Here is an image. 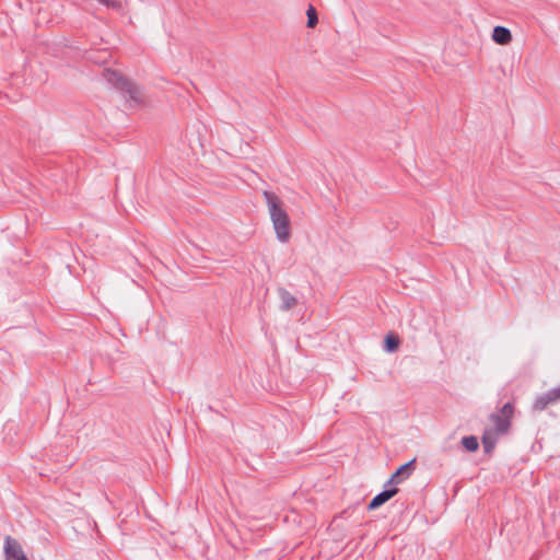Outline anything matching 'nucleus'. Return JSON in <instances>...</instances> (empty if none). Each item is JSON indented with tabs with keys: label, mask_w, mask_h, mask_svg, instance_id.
<instances>
[{
	"label": "nucleus",
	"mask_w": 560,
	"mask_h": 560,
	"mask_svg": "<svg viewBox=\"0 0 560 560\" xmlns=\"http://www.w3.org/2000/svg\"><path fill=\"white\" fill-rule=\"evenodd\" d=\"M264 198L266 200L270 220L278 241L281 243L288 242L291 235L290 218L284 209L283 202L275 192L268 190L264 191Z\"/></svg>",
	"instance_id": "nucleus-1"
},
{
	"label": "nucleus",
	"mask_w": 560,
	"mask_h": 560,
	"mask_svg": "<svg viewBox=\"0 0 560 560\" xmlns=\"http://www.w3.org/2000/svg\"><path fill=\"white\" fill-rule=\"evenodd\" d=\"M104 80L116 89L130 105H138L141 102L140 88L124 77L120 72L112 69H104Z\"/></svg>",
	"instance_id": "nucleus-2"
},
{
	"label": "nucleus",
	"mask_w": 560,
	"mask_h": 560,
	"mask_svg": "<svg viewBox=\"0 0 560 560\" xmlns=\"http://www.w3.org/2000/svg\"><path fill=\"white\" fill-rule=\"evenodd\" d=\"M560 399V387L552 388L547 393L538 396L533 404V409L536 411L545 410L549 405L558 401Z\"/></svg>",
	"instance_id": "nucleus-3"
},
{
	"label": "nucleus",
	"mask_w": 560,
	"mask_h": 560,
	"mask_svg": "<svg viewBox=\"0 0 560 560\" xmlns=\"http://www.w3.org/2000/svg\"><path fill=\"white\" fill-rule=\"evenodd\" d=\"M416 458L409 460L408 463L401 465L396 469V471L389 478V483H400L402 480L407 479L412 471L415 470Z\"/></svg>",
	"instance_id": "nucleus-4"
},
{
	"label": "nucleus",
	"mask_w": 560,
	"mask_h": 560,
	"mask_svg": "<svg viewBox=\"0 0 560 560\" xmlns=\"http://www.w3.org/2000/svg\"><path fill=\"white\" fill-rule=\"evenodd\" d=\"M398 489L396 487H390V489H383L378 494H376L368 504V510H376L390 500L396 493Z\"/></svg>",
	"instance_id": "nucleus-5"
},
{
	"label": "nucleus",
	"mask_w": 560,
	"mask_h": 560,
	"mask_svg": "<svg viewBox=\"0 0 560 560\" xmlns=\"http://www.w3.org/2000/svg\"><path fill=\"white\" fill-rule=\"evenodd\" d=\"M278 294L280 299V308L282 311H290L292 307H294L298 303V299L291 294L287 289L279 288Z\"/></svg>",
	"instance_id": "nucleus-6"
},
{
	"label": "nucleus",
	"mask_w": 560,
	"mask_h": 560,
	"mask_svg": "<svg viewBox=\"0 0 560 560\" xmlns=\"http://www.w3.org/2000/svg\"><path fill=\"white\" fill-rule=\"evenodd\" d=\"M492 39L499 45H508L512 40V33L505 26H495L492 32Z\"/></svg>",
	"instance_id": "nucleus-7"
},
{
	"label": "nucleus",
	"mask_w": 560,
	"mask_h": 560,
	"mask_svg": "<svg viewBox=\"0 0 560 560\" xmlns=\"http://www.w3.org/2000/svg\"><path fill=\"white\" fill-rule=\"evenodd\" d=\"M490 420L493 423L495 431L501 434L505 433L511 425V419L500 413H491Z\"/></svg>",
	"instance_id": "nucleus-8"
},
{
	"label": "nucleus",
	"mask_w": 560,
	"mask_h": 560,
	"mask_svg": "<svg viewBox=\"0 0 560 560\" xmlns=\"http://www.w3.org/2000/svg\"><path fill=\"white\" fill-rule=\"evenodd\" d=\"M462 445L468 452H476L479 447V442L476 436L468 435L462 439Z\"/></svg>",
	"instance_id": "nucleus-9"
},
{
	"label": "nucleus",
	"mask_w": 560,
	"mask_h": 560,
	"mask_svg": "<svg viewBox=\"0 0 560 560\" xmlns=\"http://www.w3.org/2000/svg\"><path fill=\"white\" fill-rule=\"evenodd\" d=\"M399 347V340L397 337L393 336V335H387L384 339V350L386 352H394L398 349Z\"/></svg>",
	"instance_id": "nucleus-10"
},
{
	"label": "nucleus",
	"mask_w": 560,
	"mask_h": 560,
	"mask_svg": "<svg viewBox=\"0 0 560 560\" xmlns=\"http://www.w3.org/2000/svg\"><path fill=\"white\" fill-rule=\"evenodd\" d=\"M306 14H307V23H306L307 27H314L318 22V18H317L315 8L310 5V8L306 11Z\"/></svg>",
	"instance_id": "nucleus-11"
},
{
	"label": "nucleus",
	"mask_w": 560,
	"mask_h": 560,
	"mask_svg": "<svg viewBox=\"0 0 560 560\" xmlns=\"http://www.w3.org/2000/svg\"><path fill=\"white\" fill-rule=\"evenodd\" d=\"M497 441L490 439L488 435H483L482 444L486 453L492 452L495 446Z\"/></svg>",
	"instance_id": "nucleus-12"
},
{
	"label": "nucleus",
	"mask_w": 560,
	"mask_h": 560,
	"mask_svg": "<svg viewBox=\"0 0 560 560\" xmlns=\"http://www.w3.org/2000/svg\"><path fill=\"white\" fill-rule=\"evenodd\" d=\"M513 411H514V407H513L512 402H506L501 408L500 415L506 416L509 419H511L512 415H513Z\"/></svg>",
	"instance_id": "nucleus-13"
},
{
	"label": "nucleus",
	"mask_w": 560,
	"mask_h": 560,
	"mask_svg": "<svg viewBox=\"0 0 560 560\" xmlns=\"http://www.w3.org/2000/svg\"><path fill=\"white\" fill-rule=\"evenodd\" d=\"M100 1L105 3L107 7H113V8H119L120 7V3L116 2V1H110V0H100Z\"/></svg>",
	"instance_id": "nucleus-14"
},
{
	"label": "nucleus",
	"mask_w": 560,
	"mask_h": 560,
	"mask_svg": "<svg viewBox=\"0 0 560 560\" xmlns=\"http://www.w3.org/2000/svg\"><path fill=\"white\" fill-rule=\"evenodd\" d=\"M396 483H389V479L384 485V489H390V487H395Z\"/></svg>",
	"instance_id": "nucleus-15"
}]
</instances>
